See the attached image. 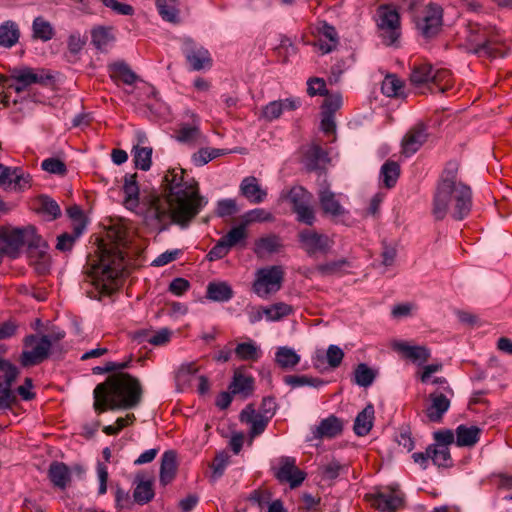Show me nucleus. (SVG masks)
<instances>
[{
    "label": "nucleus",
    "instance_id": "obj_1",
    "mask_svg": "<svg viewBox=\"0 0 512 512\" xmlns=\"http://www.w3.org/2000/svg\"><path fill=\"white\" fill-rule=\"evenodd\" d=\"M137 174L124 176V206L143 218L146 226L159 232L175 223L182 228L207 204L199 194L198 183L179 167L169 169L163 179L165 196L150 193L139 199Z\"/></svg>",
    "mask_w": 512,
    "mask_h": 512
},
{
    "label": "nucleus",
    "instance_id": "obj_2",
    "mask_svg": "<svg viewBox=\"0 0 512 512\" xmlns=\"http://www.w3.org/2000/svg\"><path fill=\"white\" fill-rule=\"evenodd\" d=\"M109 245L103 247L99 264L90 276L95 291H87L90 298L100 299L112 294L118 287L119 279L126 270L125 251L129 243V233L123 223L111 225L107 231Z\"/></svg>",
    "mask_w": 512,
    "mask_h": 512
},
{
    "label": "nucleus",
    "instance_id": "obj_3",
    "mask_svg": "<svg viewBox=\"0 0 512 512\" xmlns=\"http://www.w3.org/2000/svg\"><path fill=\"white\" fill-rule=\"evenodd\" d=\"M458 165L449 163L437 185L432 214L442 220L448 213L455 220L464 219L472 207V192L469 186L457 181Z\"/></svg>",
    "mask_w": 512,
    "mask_h": 512
},
{
    "label": "nucleus",
    "instance_id": "obj_4",
    "mask_svg": "<svg viewBox=\"0 0 512 512\" xmlns=\"http://www.w3.org/2000/svg\"><path fill=\"white\" fill-rule=\"evenodd\" d=\"M142 393L140 381L136 377L118 372L95 387L94 409L98 413L107 409H131L140 404Z\"/></svg>",
    "mask_w": 512,
    "mask_h": 512
},
{
    "label": "nucleus",
    "instance_id": "obj_5",
    "mask_svg": "<svg viewBox=\"0 0 512 512\" xmlns=\"http://www.w3.org/2000/svg\"><path fill=\"white\" fill-rule=\"evenodd\" d=\"M0 243L2 244V252L11 258H16L20 250L27 246L31 257L35 254L42 262L39 264V270L45 272L47 270V244L37 235L33 227L15 228L0 233Z\"/></svg>",
    "mask_w": 512,
    "mask_h": 512
},
{
    "label": "nucleus",
    "instance_id": "obj_6",
    "mask_svg": "<svg viewBox=\"0 0 512 512\" xmlns=\"http://www.w3.org/2000/svg\"><path fill=\"white\" fill-rule=\"evenodd\" d=\"M466 47L469 52L485 57H504L507 46L497 31L491 27L478 24L470 25L466 36Z\"/></svg>",
    "mask_w": 512,
    "mask_h": 512
},
{
    "label": "nucleus",
    "instance_id": "obj_7",
    "mask_svg": "<svg viewBox=\"0 0 512 512\" xmlns=\"http://www.w3.org/2000/svg\"><path fill=\"white\" fill-rule=\"evenodd\" d=\"M53 76L48 70L45 69H34L30 67H18L11 71L9 78H0V87L7 89L4 92L1 103L4 106H10V103H17V100L11 101L10 90H14L16 93H21L33 84L47 85Z\"/></svg>",
    "mask_w": 512,
    "mask_h": 512
},
{
    "label": "nucleus",
    "instance_id": "obj_8",
    "mask_svg": "<svg viewBox=\"0 0 512 512\" xmlns=\"http://www.w3.org/2000/svg\"><path fill=\"white\" fill-rule=\"evenodd\" d=\"M52 341L48 335L41 337L28 335L24 338V349L20 355L23 367H31L42 363L49 357Z\"/></svg>",
    "mask_w": 512,
    "mask_h": 512
},
{
    "label": "nucleus",
    "instance_id": "obj_9",
    "mask_svg": "<svg viewBox=\"0 0 512 512\" xmlns=\"http://www.w3.org/2000/svg\"><path fill=\"white\" fill-rule=\"evenodd\" d=\"M377 27L383 42L390 46L394 45L400 35V16L395 8L381 6L377 10Z\"/></svg>",
    "mask_w": 512,
    "mask_h": 512
},
{
    "label": "nucleus",
    "instance_id": "obj_10",
    "mask_svg": "<svg viewBox=\"0 0 512 512\" xmlns=\"http://www.w3.org/2000/svg\"><path fill=\"white\" fill-rule=\"evenodd\" d=\"M284 271L281 266L261 268L256 273L253 291L261 298L276 293L282 287Z\"/></svg>",
    "mask_w": 512,
    "mask_h": 512
},
{
    "label": "nucleus",
    "instance_id": "obj_11",
    "mask_svg": "<svg viewBox=\"0 0 512 512\" xmlns=\"http://www.w3.org/2000/svg\"><path fill=\"white\" fill-rule=\"evenodd\" d=\"M0 371L3 373L0 375V410H8L17 402L12 385L19 375V370L10 361L0 358Z\"/></svg>",
    "mask_w": 512,
    "mask_h": 512
},
{
    "label": "nucleus",
    "instance_id": "obj_12",
    "mask_svg": "<svg viewBox=\"0 0 512 512\" xmlns=\"http://www.w3.org/2000/svg\"><path fill=\"white\" fill-rule=\"evenodd\" d=\"M298 240L300 247L309 257H315L316 255L328 254L333 245L334 241L328 235L318 233L312 229H304L299 232Z\"/></svg>",
    "mask_w": 512,
    "mask_h": 512
},
{
    "label": "nucleus",
    "instance_id": "obj_13",
    "mask_svg": "<svg viewBox=\"0 0 512 512\" xmlns=\"http://www.w3.org/2000/svg\"><path fill=\"white\" fill-rule=\"evenodd\" d=\"M274 476L280 483L289 484L291 489L299 487L306 478V473L296 465V459L290 456L278 458L273 467Z\"/></svg>",
    "mask_w": 512,
    "mask_h": 512
},
{
    "label": "nucleus",
    "instance_id": "obj_14",
    "mask_svg": "<svg viewBox=\"0 0 512 512\" xmlns=\"http://www.w3.org/2000/svg\"><path fill=\"white\" fill-rule=\"evenodd\" d=\"M443 11L437 4L427 5L416 18V27L425 38L434 37L442 26Z\"/></svg>",
    "mask_w": 512,
    "mask_h": 512
},
{
    "label": "nucleus",
    "instance_id": "obj_15",
    "mask_svg": "<svg viewBox=\"0 0 512 512\" xmlns=\"http://www.w3.org/2000/svg\"><path fill=\"white\" fill-rule=\"evenodd\" d=\"M182 52L191 69L194 71L210 68L212 66L209 51L191 38H185L183 40Z\"/></svg>",
    "mask_w": 512,
    "mask_h": 512
},
{
    "label": "nucleus",
    "instance_id": "obj_16",
    "mask_svg": "<svg viewBox=\"0 0 512 512\" xmlns=\"http://www.w3.org/2000/svg\"><path fill=\"white\" fill-rule=\"evenodd\" d=\"M371 505L381 512H393L403 504L402 493L398 490H384L371 496Z\"/></svg>",
    "mask_w": 512,
    "mask_h": 512
},
{
    "label": "nucleus",
    "instance_id": "obj_17",
    "mask_svg": "<svg viewBox=\"0 0 512 512\" xmlns=\"http://www.w3.org/2000/svg\"><path fill=\"white\" fill-rule=\"evenodd\" d=\"M344 358L343 350L337 345L328 346L326 352L317 350L313 357V365L318 370H325L326 364L330 369L338 368Z\"/></svg>",
    "mask_w": 512,
    "mask_h": 512
},
{
    "label": "nucleus",
    "instance_id": "obj_18",
    "mask_svg": "<svg viewBox=\"0 0 512 512\" xmlns=\"http://www.w3.org/2000/svg\"><path fill=\"white\" fill-rule=\"evenodd\" d=\"M427 132L424 124L413 126L402 139V151L406 156L416 153L427 140Z\"/></svg>",
    "mask_w": 512,
    "mask_h": 512
},
{
    "label": "nucleus",
    "instance_id": "obj_19",
    "mask_svg": "<svg viewBox=\"0 0 512 512\" xmlns=\"http://www.w3.org/2000/svg\"><path fill=\"white\" fill-rule=\"evenodd\" d=\"M318 40L315 46L319 48L322 54H327L335 50L339 44V37L336 29L326 22H321L316 27Z\"/></svg>",
    "mask_w": 512,
    "mask_h": 512
},
{
    "label": "nucleus",
    "instance_id": "obj_20",
    "mask_svg": "<svg viewBox=\"0 0 512 512\" xmlns=\"http://www.w3.org/2000/svg\"><path fill=\"white\" fill-rule=\"evenodd\" d=\"M430 404L425 414L430 422L440 423L444 414L449 410L450 399L443 393L436 391L429 394Z\"/></svg>",
    "mask_w": 512,
    "mask_h": 512
},
{
    "label": "nucleus",
    "instance_id": "obj_21",
    "mask_svg": "<svg viewBox=\"0 0 512 512\" xmlns=\"http://www.w3.org/2000/svg\"><path fill=\"white\" fill-rule=\"evenodd\" d=\"M191 118V124H180L179 129L177 130L176 140L184 144L195 146L203 141V135L200 131V121L198 116L191 113Z\"/></svg>",
    "mask_w": 512,
    "mask_h": 512
},
{
    "label": "nucleus",
    "instance_id": "obj_22",
    "mask_svg": "<svg viewBox=\"0 0 512 512\" xmlns=\"http://www.w3.org/2000/svg\"><path fill=\"white\" fill-rule=\"evenodd\" d=\"M318 197L324 213L333 217H337L345 213L344 208L337 199V195L329 189L326 181L321 184V187L318 191Z\"/></svg>",
    "mask_w": 512,
    "mask_h": 512
},
{
    "label": "nucleus",
    "instance_id": "obj_23",
    "mask_svg": "<svg viewBox=\"0 0 512 512\" xmlns=\"http://www.w3.org/2000/svg\"><path fill=\"white\" fill-rule=\"evenodd\" d=\"M240 420L241 422L250 425L249 435L251 438L262 434L270 421L266 416L256 412L250 405L242 410L240 413Z\"/></svg>",
    "mask_w": 512,
    "mask_h": 512
},
{
    "label": "nucleus",
    "instance_id": "obj_24",
    "mask_svg": "<svg viewBox=\"0 0 512 512\" xmlns=\"http://www.w3.org/2000/svg\"><path fill=\"white\" fill-rule=\"evenodd\" d=\"M343 422L334 415L320 421L319 425L312 428L313 439L334 438L341 434Z\"/></svg>",
    "mask_w": 512,
    "mask_h": 512
},
{
    "label": "nucleus",
    "instance_id": "obj_25",
    "mask_svg": "<svg viewBox=\"0 0 512 512\" xmlns=\"http://www.w3.org/2000/svg\"><path fill=\"white\" fill-rule=\"evenodd\" d=\"M239 190L241 195L253 204L262 203L267 197V191L259 185L258 179L254 176L245 177Z\"/></svg>",
    "mask_w": 512,
    "mask_h": 512
},
{
    "label": "nucleus",
    "instance_id": "obj_26",
    "mask_svg": "<svg viewBox=\"0 0 512 512\" xmlns=\"http://www.w3.org/2000/svg\"><path fill=\"white\" fill-rule=\"evenodd\" d=\"M300 106L299 101L295 99H284L272 101L262 109V117L267 121L278 119L284 111H293Z\"/></svg>",
    "mask_w": 512,
    "mask_h": 512
},
{
    "label": "nucleus",
    "instance_id": "obj_27",
    "mask_svg": "<svg viewBox=\"0 0 512 512\" xmlns=\"http://www.w3.org/2000/svg\"><path fill=\"white\" fill-rule=\"evenodd\" d=\"M393 348L402 353L404 357L418 362L419 364L426 362L430 357V351L425 346L410 345L407 342H395Z\"/></svg>",
    "mask_w": 512,
    "mask_h": 512
},
{
    "label": "nucleus",
    "instance_id": "obj_28",
    "mask_svg": "<svg viewBox=\"0 0 512 512\" xmlns=\"http://www.w3.org/2000/svg\"><path fill=\"white\" fill-rule=\"evenodd\" d=\"M229 390L233 395H241L247 398L253 393L254 379L252 376L245 375L241 371L236 370L229 385Z\"/></svg>",
    "mask_w": 512,
    "mask_h": 512
},
{
    "label": "nucleus",
    "instance_id": "obj_29",
    "mask_svg": "<svg viewBox=\"0 0 512 512\" xmlns=\"http://www.w3.org/2000/svg\"><path fill=\"white\" fill-rule=\"evenodd\" d=\"M48 478L55 487L65 489L71 481V473L66 464L54 461L49 466Z\"/></svg>",
    "mask_w": 512,
    "mask_h": 512
},
{
    "label": "nucleus",
    "instance_id": "obj_30",
    "mask_svg": "<svg viewBox=\"0 0 512 512\" xmlns=\"http://www.w3.org/2000/svg\"><path fill=\"white\" fill-rule=\"evenodd\" d=\"M197 372L198 367L194 362L182 364L175 374L177 388L183 391L191 387L193 382L197 381V377H199Z\"/></svg>",
    "mask_w": 512,
    "mask_h": 512
},
{
    "label": "nucleus",
    "instance_id": "obj_31",
    "mask_svg": "<svg viewBox=\"0 0 512 512\" xmlns=\"http://www.w3.org/2000/svg\"><path fill=\"white\" fill-rule=\"evenodd\" d=\"M306 166L309 170L324 169L330 159L326 150L319 145H312L306 152Z\"/></svg>",
    "mask_w": 512,
    "mask_h": 512
},
{
    "label": "nucleus",
    "instance_id": "obj_32",
    "mask_svg": "<svg viewBox=\"0 0 512 512\" xmlns=\"http://www.w3.org/2000/svg\"><path fill=\"white\" fill-rule=\"evenodd\" d=\"M481 429L477 426L459 425L455 430L458 447H473L480 438Z\"/></svg>",
    "mask_w": 512,
    "mask_h": 512
},
{
    "label": "nucleus",
    "instance_id": "obj_33",
    "mask_svg": "<svg viewBox=\"0 0 512 512\" xmlns=\"http://www.w3.org/2000/svg\"><path fill=\"white\" fill-rule=\"evenodd\" d=\"M177 471L176 453L172 450L164 452L160 466V482L162 485L169 484L175 477Z\"/></svg>",
    "mask_w": 512,
    "mask_h": 512
},
{
    "label": "nucleus",
    "instance_id": "obj_34",
    "mask_svg": "<svg viewBox=\"0 0 512 512\" xmlns=\"http://www.w3.org/2000/svg\"><path fill=\"white\" fill-rule=\"evenodd\" d=\"M374 413L375 411L372 404H368L360 413H358L353 427L357 436H365L370 432L373 427Z\"/></svg>",
    "mask_w": 512,
    "mask_h": 512
},
{
    "label": "nucleus",
    "instance_id": "obj_35",
    "mask_svg": "<svg viewBox=\"0 0 512 512\" xmlns=\"http://www.w3.org/2000/svg\"><path fill=\"white\" fill-rule=\"evenodd\" d=\"M281 247L282 242L279 236L268 235L256 241L254 252L258 257H264L267 254L278 252Z\"/></svg>",
    "mask_w": 512,
    "mask_h": 512
},
{
    "label": "nucleus",
    "instance_id": "obj_36",
    "mask_svg": "<svg viewBox=\"0 0 512 512\" xmlns=\"http://www.w3.org/2000/svg\"><path fill=\"white\" fill-rule=\"evenodd\" d=\"M234 354L240 361L256 362L261 357V349L254 341L249 340L237 344Z\"/></svg>",
    "mask_w": 512,
    "mask_h": 512
},
{
    "label": "nucleus",
    "instance_id": "obj_37",
    "mask_svg": "<svg viewBox=\"0 0 512 512\" xmlns=\"http://www.w3.org/2000/svg\"><path fill=\"white\" fill-rule=\"evenodd\" d=\"M135 482L136 487L133 491L134 502L139 505L147 504L154 498L152 481H145L140 475H137Z\"/></svg>",
    "mask_w": 512,
    "mask_h": 512
},
{
    "label": "nucleus",
    "instance_id": "obj_38",
    "mask_svg": "<svg viewBox=\"0 0 512 512\" xmlns=\"http://www.w3.org/2000/svg\"><path fill=\"white\" fill-rule=\"evenodd\" d=\"M110 77L114 81H122L127 85H132L138 76L124 62H116L109 65Z\"/></svg>",
    "mask_w": 512,
    "mask_h": 512
},
{
    "label": "nucleus",
    "instance_id": "obj_39",
    "mask_svg": "<svg viewBox=\"0 0 512 512\" xmlns=\"http://www.w3.org/2000/svg\"><path fill=\"white\" fill-rule=\"evenodd\" d=\"M233 297V290L226 282H211L207 286V298L215 302H227Z\"/></svg>",
    "mask_w": 512,
    "mask_h": 512
},
{
    "label": "nucleus",
    "instance_id": "obj_40",
    "mask_svg": "<svg viewBox=\"0 0 512 512\" xmlns=\"http://www.w3.org/2000/svg\"><path fill=\"white\" fill-rule=\"evenodd\" d=\"M347 267H350L349 261L345 258H341L320 263L316 265L315 271L322 277H329L343 274Z\"/></svg>",
    "mask_w": 512,
    "mask_h": 512
},
{
    "label": "nucleus",
    "instance_id": "obj_41",
    "mask_svg": "<svg viewBox=\"0 0 512 512\" xmlns=\"http://www.w3.org/2000/svg\"><path fill=\"white\" fill-rule=\"evenodd\" d=\"M85 229L83 223H77L73 225V231L71 233H62L57 237L56 249L61 252L71 251L75 241L81 236Z\"/></svg>",
    "mask_w": 512,
    "mask_h": 512
},
{
    "label": "nucleus",
    "instance_id": "obj_42",
    "mask_svg": "<svg viewBox=\"0 0 512 512\" xmlns=\"http://www.w3.org/2000/svg\"><path fill=\"white\" fill-rule=\"evenodd\" d=\"M20 37L18 25L13 21H6L0 25V46L11 48Z\"/></svg>",
    "mask_w": 512,
    "mask_h": 512
},
{
    "label": "nucleus",
    "instance_id": "obj_43",
    "mask_svg": "<svg viewBox=\"0 0 512 512\" xmlns=\"http://www.w3.org/2000/svg\"><path fill=\"white\" fill-rule=\"evenodd\" d=\"M433 72V67L428 63L414 65L410 74V81L415 86L427 84L430 87L432 84Z\"/></svg>",
    "mask_w": 512,
    "mask_h": 512
},
{
    "label": "nucleus",
    "instance_id": "obj_44",
    "mask_svg": "<svg viewBox=\"0 0 512 512\" xmlns=\"http://www.w3.org/2000/svg\"><path fill=\"white\" fill-rule=\"evenodd\" d=\"M453 86L451 72L447 69H437L433 72L432 84L430 90L432 92L444 93Z\"/></svg>",
    "mask_w": 512,
    "mask_h": 512
},
{
    "label": "nucleus",
    "instance_id": "obj_45",
    "mask_svg": "<svg viewBox=\"0 0 512 512\" xmlns=\"http://www.w3.org/2000/svg\"><path fill=\"white\" fill-rule=\"evenodd\" d=\"M400 175V166L395 161L385 162L380 171V177L386 188H392L395 186Z\"/></svg>",
    "mask_w": 512,
    "mask_h": 512
},
{
    "label": "nucleus",
    "instance_id": "obj_46",
    "mask_svg": "<svg viewBox=\"0 0 512 512\" xmlns=\"http://www.w3.org/2000/svg\"><path fill=\"white\" fill-rule=\"evenodd\" d=\"M276 363L283 369L294 368L300 361V356L291 348L280 347L275 354Z\"/></svg>",
    "mask_w": 512,
    "mask_h": 512
},
{
    "label": "nucleus",
    "instance_id": "obj_47",
    "mask_svg": "<svg viewBox=\"0 0 512 512\" xmlns=\"http://www.w3.org/2000/svg\"><path fill=\"white\" fill-rule=\"evenodd\" d=\"M155 5L163 20L173 24L180 22L179 10L176 7V3H168L167 0H155Z\"/></svg>",
    "mask_w": 512,
    "mask_h": 512
},
{
    "label": "nucleus",
    "instance_id": "obj_48",
    "mask_svg": "<svg viewBox=\"0 0 512 512\" xmlns=\"http://www.w3.org/2000/svg\"><path fill=\"white\" fill-rule=\"evenodd\" d=\"M429 453L434 465L438 467H450L452 465V458L449 447L429 445Z\"/></svg>",
    "mask_w": 512,
    "mask_h": 512
},
{
    "label": "nucleus",
    "instance_id": "obj_49",
    "mask_svg": "<svg viewBox=\"0 0 512 512\" xmlns=\"http://www.w3.org/2000/svg\"><path fill=\"white\" fill-rule=\"evenodd\" d=\"M33 37L44 42L49 41L54 36V29L50 22L43 17H36L32 25Z\"/></svg>",
    "mask_w": 512,
    "mask_h": 512
},
{
    "label": "nucleus",
    "instance_id": "obj_50",
    "mask_svg": "<svg viewBox=\"0 0 512 512\" xmlns=\"http://www.w3.org/2000/svg\"><path fill=\"white\" fill-rule=\"evenodd\" d=\"M263 312L268 321H279L293 312L291 305L278 302L268 307H263Z\"/></svg>",
    "mask_w": 512,
    "mask_h": 512
},
{
    "label": "nucleus",
    "instance_id": "obj_51",
    "mask_svg": "<svg viewBox=\"0 0 512 512\" xmlns=\"http://www.w3.org/2000/svg\"><path fill=\"white\" fill-rule=\"evenodd\" d=\"M312 194L301 186L292 187L288 194V200L292 204L293 211L299 207L311 204Z\"/></svg>",
    "mask_w": 512,
    "mask_h": 512
},
{
    "label": "nucleus",
    "instance_id": "obj_52",
    "mask_svg": "<svg viewBox=\"0 0 512 512\" xmlns=\"http://www.w3.org/2000/svg\"><path fill=\"white\" fill-rule=\"evenodd\" d=\"M91 37L94 46L101 51L106 50L114 40L111 30L104 27L93 29Z\"/></svg>",
    "mask_w": 512,
    "mask_h": 512
},
{
    "label": "nucleus",
    "instance_id": "obj_53",
    "mask_svg": "<svg viewBox=\"0 0 512 512\" xmlns=\"http://www.w3.org/2000/svg\"><path fill=\"white\" fill-rule=\"evenodd\" d=\"M403 82L394 74L387 75L382 81L381 91L387 97H397L401 94Z\"/></svg>",
    "mask_w": 512,
    "mask_h": 512
},
{
    "label": "nucleus",
    "instance_id": "obj_54",
    "mask_svg": "<svg viewBox=\"0 0 512 512\" xmlns=\"http://www.w3.org/2000/svg\"><path fill=\"white\" fill-rule=\"evenodd\" d=\"M246 238V225L243 222H241L240 225L233 227L226 235L221 237L230 249L244 242Z\"/></svg>",
    "mask_w": 512,
    "mask_h": 512
},
{
    "label": "nucleus",
    "instance_id": "obj_55",
    "mask_svg": "<svg viewBox=\"0 0 512 512\" xmlns=\"http://www.w3.org/2000/svg\"><path fill=\"white\" fill-rule=\"evenodd\" d=\"M152 148L139 147L134 148L135 166L143 171H147L151 167Z\"/></svg>",
    "mask_w": 512,
    "mask_h": 512
},
{
    "label": "nucleus",
    "instance_id": "obj_56",
    "mask_svg": "<svg viewBox=\"0 0 512 512\" xmlns=\"http://www.w3.org/2000/svg\"><path fill=\"white\" fill-rule=\"evenodd\" d=\"M375 376L374 371L364 363L359 364L354 372L355 383L361 387L370 386Z\"/></svg>",
    "mask_w": 512,
    "mask_h": 512
},
{
    "label": "nucleus",
    "instance_id": "obj_57",
    "mask_svg": "<svg viewBox=\"0 0 512 512\" xmlns=\"http://www.w3.org/2000/svg\"><path fill=\"white\" fill-rule=\"evenodd\" d=\"M273 219L274 217L272 213L263 208L250 210L242 216V222L246 226L253 222H270Z\"/></svg>",
    "mask_w": 512,
    "mask_h": 512
},
{
    "label": "nucleus",
    "instance_id": "obj_58",
    "mask_svg": "<svg viewBox=\"0 0 512 512\" xmlns=\"http://www.w3.org/2000/svg\"><path fill=\"white\" fill-rule=\"evenodd\" d=\"M285 383L292 386V387H300V386H314L318 387L324 384V381L319 378H310L307 376H295V375H288L285 377Z\"/></svg>",
    "mask_w": 512,
    "mask_h": 512
},
{
    "label": "nucleus",
    "instance_id": "obj_59",
    "mask_svg": "<svg viewBox=\"0 0 512 512\" xmlns=\"http://www.w3.org/2000/svg\"><path fill=\"white\" fill-rule=\"evenodd\" d=\"M40 210L44 214L50 216L52 220L58 218L61 215V209L57 202L48 196L40 197Z\"/></svg>",
    "mask_w": 512,
    "mask_h": 512
},
{
    "label": "nucleus",
    "instance_id": "obj_60",
    "mask_svg": "<svg viewBox=\"0 0 512 512\" xmlns=\"http://www.w3.org/2000/svg\"><path fill=\"white\" fill-rule=\"evenodd\" d=\"M41 167L44 171L56 175H65L67 172L65 163L58 158L45 159L41 163Z\"/></svg>",
    "mask_w": 512,
    "mask_h": 512
},
{
    "label": "nucleus",
    "instance_id": "obj_61",
    "mask_svg": "<svg viewBox=\"0 0 512 512\" xmlns=\"http://www.w3.org/2000/svg\"><path fill=\"white\" fill-rule=\"evenodd\" d=\"M220 155L219 149H200L192 156V160L195 165L203 166Z\"/></svg>",
    "mask_w": 512,
    "mask_h": 512
},
{
    "label": "nucleus",
    "instance_id": "obj_62",
    "mask_svg": "<svg viewBox=\"0 0 512 512\" xmlns=\"http://www.w3.org/2000/svg\"><path fill=\"white\" fill-rule=\"evenodd\" d=\"M30 182L31 176L28 173L23 172L22 169L17 168V173L13 174L10 189L22 191L30 187Z\"/></svg>",
    "mask_w": 512,
    "mask_h": 512
},
{
    "label": "nucleus",
    "instance_id": "obj_63",
    "mask_svg": "<svg viewBox=\"0 0 512 512\" xmlns=\"http://www.w3.org/2000/svg\"><path fill=\"white\" fill-rule=\"evenodd\" d=\"M342 105V96L340 94H332L326 95V98L322 105V112L330 115H334V113L341 107Z\"/></svg>",
    "mask_w": 512,
    "mask_h": 512
},
{
    "label": "nucleus",
    "instance_id": "obj_64",
    "mask_svg": "<svg viewBox=\"0 0 512 512\" xmlns=\"http://www.w3.org/2000/svg\"><path fill=\"white\" fill-rule=\"evenodd\" d=\"M307 85V93L310 96H326L328 94L326 83L322 78H311L308 80Z\"/></svg>",
    "mask_w": 512,
    "mask_h": 512
}]
</instances>
